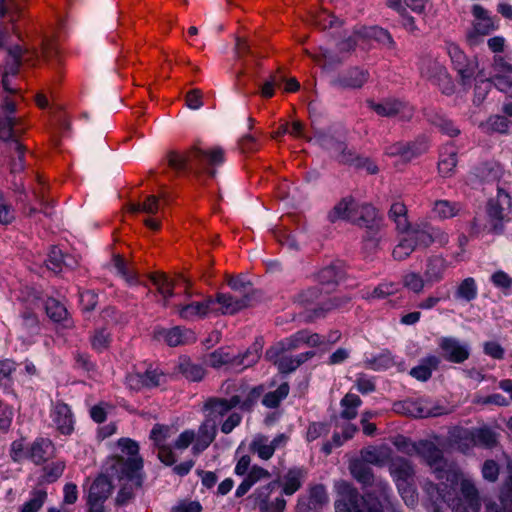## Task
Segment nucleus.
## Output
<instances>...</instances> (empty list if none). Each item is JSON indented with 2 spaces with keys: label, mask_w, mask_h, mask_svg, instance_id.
I'll use <instances>...</instances> for the list:
<instances>
[{
  "label": "nucleus",
  "mask_w": 512,
  "mask_h": 512,
  "mask_svg": "<svg viewBox=\"0 0 512 512\" xmlns=\"http://www.w3.org/2000/svg\"><path fill=\"white\" fill-rule=\"evenodd\" d=\"M23 5L17 0H0V17H6L11 24L20 17Z\"/></svg>",
  "instance_id": "obj_42"
},
{
  "label": "nucleus",
  "mask_w": 512,
  "mask_h": 512,
  "mask_svg": "<svg viewBox=\"0 0 512 512\" xmlns=\"http://www.w3.org/2000/svg\"><path fill=\"white\" fill-rule=\"evenodd\" d=\"M430 121L450 137H456L460 133V130L453 124V122L442 115L436 114L434 117L430 118Z\"/></svg>",
  "instance_id": "obj_57"
},
{
  "label": "nucleus",
  "mask_w": 512,
  "mask_h": 512,
  "mask_svg": "<svg viewBox=\"0 0 512 512\" xmlns=\"http://www.w3.org/2000/svg\"><path fill=\"white\" fill-rule=\"evenodd\" d=\"M394 409L414 418L436 417L451 411L448 406L424 398L407 399L396 403Z\"/></svg>",
  "instance_id": "obj_11"
},
{
  "label": "nucleus",
  "mask_w": 512,
  "mask_h": 512,
  "mask_svg": "<svg viewBox=\"0 0 512 512\" xmlns=\"http://www.w3.org/2000/svg\"><path fill=\"white\" fill-rule=\"evenodd\" d=\"M427 0H388L387 6L395 10L402 18L403 27L410 33L417 30L415 20L407 14V8L416 14H422L425 11Z\"/></svg>",
  "instance_id": "obj_18"
},
{
  "label": "nucleus",
  "mask_w": 512,
  "mask_h": 512,
  "mask_svg": "<svg viewBox=\"0 0 512 512\" xmlns=\"http://www.w3.org/2000/svg\"><path fill=\"white\" fill-rule=\"evenodd\" d=\"M327 501V494L324 486L315 485L310 488L307 495L298 499V512H318Z\"/></svg>",
  "instance_id": "obj_23"
},
{
  "label": "nucleus",
  "mask_w": 512,
  "mask_h": 512,
  "mask_svg": "<svg viewBox=\"0 0 512 512\" xmlns=\"http://www.w3.org/2000/svg\"><path fill=\"white\" fill-rule=\"evenodd\" d=\"M166 379L167 376L158 368L150 366L144 372L137 370L129 373L126 377V383L130 389L140 390L160 386L166 382Z\"/></svg>",
  "instance_id": "obj_17"
},
{
  "label": "nucleus",
  "mask_w": 512,
  "mask_h": 512,
  "mask_svg": "<svg viewBox=\"0 0 512 512\" xmlns=\"http://www.w3.org/2000/svg\"><path fill=\"white\" fill-rule=\"evenodd\" d=\"M262 394L261 387L248 389L241 387L238 394L227 399H209L205 404L207 417L198 432L194 430H184L171 443V439L176 434V429L168 425H155L150 432V439L158 450L160 461L166 465H173L179 455L191 446V452L194 456L199 455L206 450L216 437V419L228 413L234 407H240L242 410H249Z\"/></svg>",
  "instance_id": "obj_1"
},
{
  "label": "nucleus",
  "mask_w": 512,
  "mask_h": 512,
  "mask_svg": "<svg viewBox=\"0 0 512 512\" xmlns=\"http://www.w3.org/2000/svg\"><path fill=\"white\" fill-rule=\"evenodd\" d=\"M11 456L15 461L29 458V448L25 446L23 440L14 441L12 443Z\"/></svg>",
  "instance_id": "obj_63"
},
{
  "label": "nucleus",
  "mask_w": 512,
  "mask_h": 512,
  "mask_svg": "<svg viewBox=\"0 0 512 512\" xmlns=\"http://www.w3.org/2000/svg\"><path fill=\"white\" fill-rule=\"evenodd\" d=\"M306 470L291 467L274 481L261 486L253 493L254 501L260 512H284V496L294 495L306 480Z\"/></svg>",
  "instance_id": "obj_5"
},
{
  "label": "nucleus",
  "mask_w": 512,
  "mask_h": 512,
  "mask_svg": "<svg viewBox=\"0 0 512 512\" xmlns=\"http://www.w3.org/2000/svg\"><path fill=\"white\" fill-rule=\"evenodd\" d=\"M366 366L373 370H384L390 368L394 364V359L390 352H382L373 358L365 360Z\"/></svg>",
  "instance_id": "obj_54"
},
{
  "label": "nucleus",
  "mask_w": 512,
  "mask_h": 512,
  "mask_svg": "<svg viewBox=\"0 0 512 512\" xmlns=\"http://www.w3.org/2000/svg\"><path fill=\"white\" fill-rule=\"evenodd\" d=\"M362 460L369 464L384 465L390 458V449L387 446H370L361 452Z\"/></svg>",
  "instance_id": "obj_34"
},
{
  "label": "nucleus",
  "mask_w": 512,
  "mask_h": 512,
  "mask_svg": "<svg viewBox=\"0 0 512 512\" xmlns=\"http://www.w3.org/2000/svg\"><path fill=\"white\" fill-rule=\"evenodd\" d=\"M373 40L382 44H391L393 42L390 34L380 27L360 26L355 29L352 36L341 43V49L349 51L356 46L365 48Z\"/></svg>",
  "instance_id": "obj_13"
},
{
  "label": "nucleus",
  "mask_w": 512,
  "mask_h": 512,
  "mask_svg": "<svg viewBox=\"0 0 512 512\" xmlns=\"http://www.w3.org/2000/svg\"><path fill=\"white\" fill-rule=\"evenodd\" d=\"M511 205L510 195L499 188L496 199L490 200L487 206L490 232L500 233L503 231L505 221L504 206L511 207Z\"/></svg>",
  "instance_id": "obj_16"
},
{
  "label": "nucleus",
  "mask_w": 512,
  "mask_h": 512,
  "mask_svg": "<svg viewBox=\"0 0 512 512\" xmlns=\"http://www.w3.org/2000/svg\"><path fill=\"white\" fill-rule=\"evenodd\" d=\"M446 50L463 84H466L475 73V61L469 60L459 46L454 43H447Z\"/></svg>",
  "instance_id": "obj_19"
},
{
  "label": "nucleus",
  "mask_w": 512,
  "mask_h": 512,
  "mask_svg": "<svg viewBox=\"0 0 512 512\" xmlns=\"http://www.w3.org/2000/svg\"><path fill=\"white\" fill-rule=\"evenodd\" d=\"M329 219L332 222L343 219L355 223V221L358 219L356 202L351 198H345L341 200L329 213Z\"/></svg>",
  "instance_id": "obj_31"
},
{
  "label": "nucleus",
  "mask_w": 512,
  "mask_h": 512,
  "mask_svg": "<svg viewBox=\"0 0 512 512\" xmlns=\"http://www.w3.org/2000/svg\"><path fill=\"white\" fill-rule=\"evenodd\" d=\"M494 85L505 93H512V66L500 56L494 58Z\"/></svg>",
  "instance_id": "obj_26"
},
{
  "label": "nucleus",
  "mask_w": 512,
  "mask_h": 512,
  "mask_svg": "<svg viewBox=\"0 0 512 512\" xmlns=\"http://www.w3.org/2000/svg\"><path fill=\"white\" fill-rule=\"evenodd\" d=\"M324 343V338L318 334H312L308 331H299L291 337L287 338L285 341L281 342V347H272L267 350L266 358L270 361H273L281 373H289L294 371L307 359L313 357L314 352L308 351L295 358L285 355L280 356V352L299 349L304 345L315 347L323 345Z\"/></svg>",
  "instance_id": "obj_7"
},
{
  "label": "nucleus",
  "mask_w": 512,
  "mask_h": 512,
  "mask_svg": "<svg viewBox=\"0 0 512 512\" xmlns=\"http://www.w3.org/2000/svg\"><path fill=\"white\" fill-rule=\"evenodd\" d=\"M362 401L356 394H347L341 400V417L347 420L354 419L357 416V410L360 407Z\"/></svg>",
  "instance_id": "obj_43"
},
{
  "label": "nucleus",
  "mask_w": 512,
  "mask_h": 512,
  "mask_svg": "<svg viewBox=\"0 0 512 512\" xmlns=\"http://www.w3.org/2000/svg\"><path fill=\"white\" fill-rule=\"evenodd\" d=\"M161 209V203L153 195L147 196L142 203H134L130 206L131 212H143L149 215H156Z\"/></svg>",
  "instance_id": "obj_48"
},
{
  "label": "nucleus",
  "mask_w": 512,
  "mask_h": 512,
  "mask_svg": "<svg viewBox=\"0 0 512 512\" xmlns=\"http://www.w3.org/2000/svg\"><path fill=\"white\" fill-rule=\"evenodd\" d=\"M289 386L287 383L281 384L275 391L267 393L262 402L268 408H275L287 397Z\"/></svg>",
  "instance_id": "obj_51"
},
{
  "label": "nucleus",
  "mask_w": 512,
  "mask_h": 512,
  "mask_svg": "<svg viewBox=\"0 0 512 512\" xmlns=\"http://www.w3.org/2000/svg\"><path fill=\"white\" fill-rule=\"evenodd\" d=\"M65 463L62 461L54 462L44 468L43 478L46 482L56 481L64 472Z\"/></svg>",
  "instance_id": "obj_60"
},
{
  "label": "nucleus",
  "mask_w": 512,
  "mask_h": 512,
  "mask_svg": "<svg viewBox=\"0 0 512 512\" xmlns=\"http://www.w3.org/2000/svg\"><path fill=\"white\" fill-rule=\"evenodd\" d=\"M151 281L162 296L163 305L176 308L182 319L195 320L214 313L215 302L211 297L190 301V282L183 275L173 281L165 274L156 273L151 276Z\"/></svg>",
  "instance_id": "obj_4"
},
{
  "label": "nucleus",
  "mask_w": 512,
  "mask_h": 512,
  "mask_svg": "<svg viewBox=\"0 0 512 512\" xmlns=\"http://www.w3.org/2000/svg\"><path fill=\"white\" fill-rule=\"evenodd\" d=\"M439 347L443 352V356L450 362L462 363L468 359L470 348L467 343L453 337H443L439 341Z\"/></svg>",
  "instance_id": "obj_20"
},
{
  "label": "nucleus",
  "mask_w": 512,
  "mask_h": 512,
  "mask_svg": "<svg viewBox=\"0 0 512 512\" xmlns=\"http://www.w3.org/2000/svg\"><path fill=\"white\" fill-rule=\"evenodd\" d=\"M501 506V510H498L496 505L487 504V512H512V476L503 488Z\"/></svg>",
  "instance_id": "obj_50"
},
{
  "label": "nucleus",
  "mask_w": 512,
  "mask_h": 512,
  "mask_svg": "<svg viewBox=\"0 0 512 512\" xmlns=\"http://www.w3.org/2000/svg\"><path fill=\"white\" fill-rule=\"evenodd\" d=\"M390 473L405 504L413 507L418 501V496L412 486L413 469L410 463L403 458H393Z\"/></svg>",
  "instance_id": "obj_10"
},
{
  "label": "nucleus",
  "mask_w": 512,
  "mask_h": 512,
  "mask_svg": "<svg viewBox=\"0 0 512 512\" xmlns=\"http://www.w3.org/2000/svg\"><path fill=\"white\" fill-rule=\"evenodd\" d=\"M356 210H358V219L355 223L368 229L364 236V248L374 249L382 237L378 211L370 204L358 203H356Z\"/></svg>",
  "instance_id": "obj_12"
},
{
  "label": "nucleus",
  "mask_w": 512,
  "mask_h": 512,
  "mask_svg": "<svg viewBox=\"0 0 512 512\" xmlns=\"http://www.w3.org/2000/svg\"><path fill=\"white\" fill-rule=\"evenodd\" d=\"M409 231H417L414 234V243L417 246L427 247L432 243L440 246L448 242V235L440 229L432 228L426 225L423 229L409 228Z\"/></svg>",
  "instance_id": "obj_27"
},
{
  "label": "nucleus",
  "mask_w": 512,
  "mask_h": 512,
  "mask_svg": "<svg viewBox=\"0 0 512 512\" xmlns=\"http://www.w3.org/2000/svg\"><path fill=\"white\" fill-rule=\"evenodd\" d=\"M400 291L398 282H382L372 291H367L363 297L367 299H383Z\"/></svg>",
  "instance_id": "obj_41"
},
{
  "label": "nucleus",
  "mask_w": 512,
  "mask_h": 512,
  "mask_svg": "<svg viewBox=\"0 0 512 512\" xmlns=\"http://www.w3.org/2000/svg\"><path fill=\"white\" fill-rule=\"evenodd\" d=\"M439 363L440 359L437 356H428L417 367H414L410 374L418 380L426 381L431 377L432 371L438 367Z\"/></svg>",
  "instance_id": "obj_36"
},
{
  "label": "nucleus",
  "mask_w": 512,
  "mask_h": 512,
  "mask_svg": "<svg viewBox=\"0 0 512 512\" xmlns=\"http://www.w3.org/2000/svg\"><path fill=\"white\" fill-rule=\"evenodd\" d=\"M8 53L13 60V64L9 68H6L2 78V83L5 90L12 91L8 84V74H15L22 63L35 65L41 58L50 61L54 56H58L59 49L53 41H46L42 44L40 51L34 48L23 49L21 46H15L10 48Z\"/></svg>",
  "instance_id": "obj_9"
},
{
  "label": "nucleus",
  "mask_w": 512,
  "mask_h": 512,
  "mask_svg": "<svg viewBox=\"0 0 512 512\" xmlns=\"http://www.w3.org/2000/svg\"><path fill=\"white\" fill-rule=\"evenodd\" d=\"M492 283L499 288L508 289L512 287V278L503 271H497L491 276Z\"/></svg>",
  "instance_id": "obj_64"
},
{
  "label": "nucleus",
  "mask_w": 512,
  "mask_h": 512,
  "mask_svg": "<svg viewBox=\"0 0 512 512\" xmlns=\"http://www.w3.org/2000/svg\"><path fill=\"white\" fill-rule=\"evenodd\" d=\"M262 351V343L256 341L239 360H236L234 355L224 349H218L208 356L207 363L215 368L221 367L224 364L234 363L235 365H242L243 368L255 364L260 358Z\"/></svg>",
  "instance_id": "obj_14"
},
{
  "label": "nucleus",
  "mask_w": 512,
  "mask_h": 512,
  "mask_svg": "<svg viewBox=\"0 0 512 512\" xmlns=\"http://www.w3.org/2000/svg\"><path fill=\"white\" fill-rule=\"evenodd\" d=\"M352 475L361 483L367 484L372 479V473L364 463L354 461L350 465Z\"/></svg>",
  "instance_id": "obj_59"
},
{
  "label": "nucleus",
  "mask_w": 512,
  "mask_h": 512,
  "mask_svg": "<svg viewBox=\"0 0 512 512\" xmlns=\"http://www.w3.org/2000/svg\"><path fill=\"white\" fill-rule=\"evenodd\" d=\"M56 429L63 435H70L74 430V417L70 407L65 403H56L50 414Z\"/></svg>",
  "instance_id": "obj_22"
},
{
  "label": "nucleus",
  "mask_w": 512,
  "mask_h": 512,
  "mask_svg": "<svg viewBox=\"0 0 512 512\" xmlns=\"http://www.w3.org/2000/svg\"><path fill=\"white\" fill-rule=\"evenodd\" d=\"M110 343V335L105 330H99L92 338V346L97 351H103Z\"/></svg>",
  "instance_id": "obj_62"
},
{
  "label": "nucleus",
  "mask_w": 512,
  "mask_h": 512,
  "mask_svg": "<svg viewBox=\"0 0 512 512\" xmlns=\"http://www.w3.org/2000/svg\"><path fill=\"white\" fill-rule=\"evenodd\" d=\"M402 233H405V236L400 240V242L396 245V247L393 250V257L396 260H403L406 257H408L416 248V245L414 243V234L417 233V231H401Z\"/></svg>",
  "instance_id": "obj_37"
},
{
  "label": "nucleus",
  "mask_w": 512,
  "mask_h": 512,
  "mask_svg": "<svg viewBox=\"0 0 512 512\" xmlns=\"http://www.w3.org/2000/svg\"><path fill=\"white\" fill-rule=\"evenodd\" d=\"M379 496L368 493L359 499L355 489L348 483L338 486L340 498L335 503L336 512H399L390 500L387 484L380 483Z\"/></svg>",
  "instance_id": "obj_6"
},
{
  "label": "nucleus",
  "mask_w": 512,
  "mask_h": 512,
  "mask_svg": "<svg viewBox=\"0 0 512 512\" xmlns=\"http://www.w3.org/2000/svg\"><path fill=\"white\" fill-rule=\"evenodd\" d=\"M477 296V286L473 278L464 279L456 291V297L465 301H471Z\"/></svg>",
  "instance_id": "obj_53"
},
{
  "label": "nucleus",
  "mask_w": 512,
  "mask_h": 512,
  "mask_svg": "<svg viewBox=\"0 0 512 512\" xmlns=\"http://www.w3.org/2000/svg\"><path fill=\"white\" fill-rule=\"evenodd\" d=\"M425 149H426V147H424L422 150H417L416 151L411 146H407V145L402 144V143H396V144H393L391 146H388L385 149V154L388 155V156H400V158L403 161H409L410 159H412L414 156H416L417 154L421 153Z\"/></svg>",
  "instance_id": "obj_46"
},
{
  "label": "nucleus",
  "mask_w": 512,
  "mask_h": 512,
  "mask_svg": "<svg viewBox=\"0 0 512 512\" xmlns=\"http://www.w3.org/2000/svg\"><path fill=\"white\" fill-rule=\"evenodd\" d=\"M403 286L414 293H420L425 285L422 276L415 272H408L403 276Z\"/></svg>",
  "instance_id": "obj_58"
},
{
  "label": "nucleus",
  "mask_w": 512,
  "mask_h": 512,
  "mask_svg": "<svg viewBox=\"0 0 512 512\" xmlns=\"http://www.w3.org/2000/svg\"><path fill=\"white\" fill-rule=\"evenodd\" d=\"M367 81V72L354 68L340 79V84L344 87L358 88Z\"/></svg>",
  "instance_id": "obj_49"
},
{
  "label": "nucleus",
  "mask_w": 512,
  "mask_h": 512,
  "mask_svg": "<svg viewBox=\"0 0 512 512\" xmlns=\"http://www.w3.org/2000/svg\"><path fill=\"white\" fill-rule=\"evenodd\" d=\"M480 128L486 133H509L512 130V121L504 116L495 115L481 123Z\"/></svg>",
  "instance_id": "obj_38"
},
{
  "label": "nucleus",
  "mask_w": 512,
  "mask_h": 512,
  "mask_svg": "<svg viewBox=\"0 0 512 512\" xmlns=\"http://www.w3.org/2000/svg\"><path fill=\"white\" fill-rule=\"evenodd\" d=\"M356 431H357V427L355 425L347 424L343 428V439L340 437L339 434L335 433L333 436V444H331V443L324 444L323 451L325 452V454H329L332 451V448L334 446H340L343 444L344 441L352 438Z\"/></svg>",
  "instance_id": "obj_56"
},
{
  "label": "nucleus",
  "mask_w": 512,
  "mask_h": 512,
  "mask_svg": "<svg viewBox=\"0 0 512 512\" xmlns=\"http://www.w3.org/2000/svg\"><path fill=\"white\" fill-rule=\"evenodd\" d=\"M459 210L460 207L456 203L447 200H438L433 206L432 213L439 219H447L455 216Z\"/></svg>",
  "instance_id": "obj_44"
},
{
  "label": "nucleus",
  "mask_w": 512,
  "mask_h": 512,
  "mask_svg": "<svg viewBox=\"0 0 512 512\" xmlns=\"http://www.w3.org/2000/svg\"><path fill=\"white\" fill-rule=\"evenodd\" d=\"M45 309L48 317L55 323H59L65 328L72 326V320L68 317L67 309L56 299H48L45 303Z\"/></svg>",
  "instance_id": "obj_33"
},
{
  "label": "nucleus",
  "mask_w": 512,
  "mask_h": 512,
  "mask_svg": "<svg viewBox=\"0 0 512 512\" xmlns=\"http://www.w3.org/2000/svg\"><path fill=\"white\" fill-rule=\"evenodd\" d=\"M68 258L64 257L62 251L57 247H53L49 253L48 259L46 261L47 268L55 273L60 272L62 270V266H71L68 263Z\"/></svg>",
  "instance_id": "obj_52"
},
{
  "label": "nucleus",
  "mask_w": 512,
  "mask_h": 512,
  "mask_svg": "<svg viewBox=\"0 0 512 512\" xmlns=\"http://www.w3.org/2000/svg\"><path fill=\"white\" fill-rule=\"evenodd\" d=\"M472 14L475 18L473 29L468 35L471 44L477 43L476 36H484L494 31L497 26L488 12L480 5H474Z\"/></svg>",
  "instance_id": "obj_21"
},
{
  "label": "nucleus",
  "mask_w": 512,
  "mask_h": 512,
  "mask_svg": "<svg viewBox=\"0 0 512 512\" xmlns=\"http://www.w3.org/2000/svg\"><path fill=\"white\" fill-rule=\"evenodd\" d=\"M47 499V492L43 489H35L30 494V499L23 504L20 512H38Z\"/></svg>",
  "instance_id": "obj_47"
},
{
  "label": "nucleus",
  "mask_w": 512,
  "mask_h": 512,
  "mask_svg": "<svg viewBox=\"0 0 512 512\" xmlns=\"http://www.w3.org/2000/svg\"><path fill=\"white\" fill-rule=\"evenodd\" d=\"M179 370L190 381H199L205 375L203 365L193 362L189 358L180 359Z\"/></svg>",
  "instance_id": "obj_40"
},
{
  "label": "nucleus",
  "mask_w": 512,
  "mask_h": 512,
  "mask_svg": "<svg viewBox=\"0 0 512 512\" xmlns=\"http://www.w3.org/2000/svg\"><path fill=\"white\" fill-rule=\"evenodd\" d=\"M117 447L120 453L106 462L107 475H100L90 486L88 502L103 504L112 491V482L109 477L117 478L122 484L117 496L119 503L130 499L133 490L141 485L142 459L139 456L137 442L130 438H122L118 441Z\"/></svg>",
  "instance_id": "obj_3"
},
{
  "label": "nucleus",
  "mask_w": 512,
  "mask_h": 512,
  "mask_svg": "<svg viewBox=\"0 0 512 512\" xmlns=\"http://www.w3.org/2000/svg\"><path fill=\"white\" fill-rule=\"evenodd\" d=\"M214 302V313L234 314L247 306L248 300L246 297L236 298L229 294L220 293Z\"/></svg>",
  "instance_id": "obj_29"
},
{
  "label": "nucleus",
  "mask_w": 512,
  "mask_h": 512,
  "mask_svg": "<svg viewBox=\"0 0 512 512\" xmlns=\"http://www.w3.org/2000/svg\"><path fill=\"white\" fill-rule=\"evenodd\" d=\"M317 26L322 29L333 28L338 24V19L327 11L320 12L314 19Z\"/></svg>",
  "instance_id": "obj_61"
},
{
  "label": "nucleus",
  "mask_w": 512,
  "mask_h": 512,
  "mask_svg": "<svg viewBox=\"0 0 512 512\" xmlns=\"http://www.w3.org/2000/svg\"><path fill=\"white\" fill-rule=\"evenodd\" d=\"M370 107L379 115L392 116L399 114L405 105L396 100H387L382 103H370Z\"/></svg>",
  "instance_id": "obj_45"
},
{
  "label": "nucleus",
  "mask_w": 512,
  "mask_h": 512,
  "mask_svg": "<svg viewBox=\"0 0 512 512\" xmlns=\"http://www.w3.org/2000/svg\"><path fill=\"white\" fill-rule=\"evenodd\" d=\"M445 270L444 260L435 258L428 263L425 275L428 282L439 281L443 277Z\"/></svg>",
  "instance_id": "obj_55"
},
{
  "label": "nucleus",
  "mask_w": 512,
  "mask_h": 512,
  "mask_svg": "<svg viewBox=\"0 0 512 512\" xmlns=\"http://www.w3.org/2000/svg\"><path fill=\"white\" fill-rule=\"evenodd\" d=\"M54 449L51 440L46 438L36 439L29 447V459L35 464H41L53 456Z\"/></svg>",
  "instance_id": "obj_32"
},
{
  "label": "nucleus",
  "mask_w": 512,
  "mask_h": 512,
  "mask_svg": "<svg viewBox=\"0 0 512 512\" xmlns=\"http://www.w3.org/2000/svg\"><path fill=\"white\" fill-rule=\"evenodd\" d=\"M456 164H457V153L454 150V148L453 147L445 148V151H443L440 154V159H439V163H438L439 173L443 177L451 176L456 168Z\"/></svg>",
  "instance_id": "obj_39"
},
{
  "label": "nucleus",
  "mask_w": 512,
  "mask_h": 512,
  "mask_svg": "<svg viewBox=\"0 0 512 512\" xmlns=\"http://www.w3.org/2000/svg\"><path fill=\"white\" fill-rule=\"evenodd\" d=\"M224 161V152L215 147L205 150L198 146L188 151H171L167 155L168 166L176 172L197 170L208 165H218Z\"/></svg>",
  "instance_id": "obj_8"
},
{
  "label": "nucleus",
  "mask_w": 512,
  "mask_h": 512,
  "mask_svg": "<svg viewBox=\"0 0 512 512\" xmlns=\"http://www.w3.org/2000/svg\"><path fill=\"white\" fill-rule=\"evenodd\" d=\"M420 73L423 78L440 87L444 94H451L454 89L453 82L446 68L438 59L425 58L421 62Z\"/></svg>",
  "instance_id": "obj_15"
},
{
  "label": "nucleus",
  "mask_w": 512,
  "mask_h": 512,
  "mask_svg": "<svg viewBox=\"0 0 512 512\" xmlns=\"http://www.w3.org/2000/svg\"><path fill=\"white\" fill-rule=\"evenodd\" d=\"M3 108L6 116L0 119V138L10 140L22 132L23 129L19 128L20 120L12 116L15 111V104L6 100Z\"/></svg>",
  "instance_id": "obj_25"
},
{
  "label": "nucleus",
  "mask_w": 512,
  "mask_h": 512,
  "mask_svg": "<svg viewBox=\"0 0 512 512\" xmlns=\"http://www.w3.org/2000/svg\"><path fill=\"white\" fill-rule=\"evenodd\" d=\"M389 218L395 223L398 231H406L410 228L406 205L399 200L392 203Z\"/></svg>",
  "instance_id": "obj_35"
},
{
  "label": "nucleus",
  "mask_w": 512,
  "mask_h": 512,
  "mask_svg": "<svg viewBox=\"0 0 512 512\" xmlns=\"http://www.w3.org/2000/svg\"><path fill=\"white\" fill-rule=\"evenodd\" d=\"M285 442L286 436L284 434L276 436L273 440H269L268 437L263 435H257L251 443V450L262 460H268L273 456L276 448L284 445Z\"/></svg>",
  "instance_id": "obj_24"
},
{
  "label": "nucleus",
  "mask_w": 512,
  "mask_h": 512,
  "mask_svg": "<svg viewBox=\"0 0 512 512\" xmlns=\"http://www.w3.org/2000/svg\"><path fill=\"white\" fill-rule=\"evenodd\" d=\"M394 444L402 452L421 456L434 470L439 484L434 486L429 483L425 487L433 502L434 512H440L442 504H446L454 512L479 511L480 502L474 484L444 461L441 451L432 442L410 443L404 437H399Z\"/></svg>",
  "instance_id": "obj_2"
},
{
  "label": "nucleus",
  "mask_w": 512,
  "mask_h": 512,
  "mask_svg": "<svg viewBox=\"0 0 512 512\" xmlns=\"http://www.w3.org/2000/svg\"><path fill=\"white\" fill-rule=\"evenodd\" d=\"M157 337L163 339L172 347L189 343L195 339V335L192 331L180 327L163 329L157 333Z\"/></svg>",
  "instance_id": "obj_30"
},
{
  "label": "nucleus",
  "mask_w": 512,
  "mask_h": 512,
  "mask_svg": "<svg viewBox=\"0 0 512 512\" xmlns=\"http://www.w3.org/2000/svg\"><path fill=\"white\" fill-rule=\"evenodd\" d=\"M457 436L468 440L472 445L491 447L496 443L495 433L488 428H480L473 431L459 429L457 430Z\"/></svg>",
  "instance_id": "obj_28"
}]
</instances>
